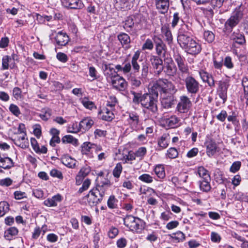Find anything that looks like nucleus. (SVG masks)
<instances>
[{"mask_svg":"<svg viewBox=\"0 0 248 248\" xmlns=\"http://www.w3.org/2000/svg\"><path fill=\"white\" fill-rule=\"evenodd\" d=\"M177 42L180 46L187 53L195 55L202 50L201 45L198 43L187 32L181 29L178 34Z\"/></svg>","mask_w":248,"mask_h":248,"instance_id":"nucleus-1","label":"nucleus"},{"mask_svg":"<svg viewBox=\"0 0 248 248\" xmlns=\"http://www.w3.org/2000/svg\"><path fill=\"white\" fill-rule=\"evenodd\" d=\"M140 54V51L137 50L136 51L134 55L132 56L131 60V67L135 73H139L140 71V68L141 67L140 76V78L142 80L143 82L146 81L147 79V77L149 71V63L147 61L142 62L138 60Z\"/></svg>","mask_w":248,"mask_h":248,"instance_id":"nucleus-2","label":"nucleus"},{"mask_svg":"<svg viewBox=\"0 0 248 248\" xmlns=\"http://www.w3.org/2000/svg\"><path fill=\"white\" fill-rule=\"evenodd\" d=\"M158 96V91H155L154 88H151L149 93H144L142 102V107L151 112L153 114L157 113L158 111L157 106Z\"/></svg>","mask_w":248,"mask_h":248,"instance_id":"nucleus-3","label":"nucleus"},{"mask_svg":"<svg viewBox=\"0 0 248 248\" xmlns=\"http://www.w3.org/2000/svg\"><path fill=\"white\" fill-rule=\"evenodd\" d=\"M152 88H154L155 91L158 90L160 93H164L174 94L177 91L175 86L171 82L164 78H159L157 80Z\"/></svg>","mask_w":248,"mask_h":248,"instance_id":"nucleus-4","label":"nucleus"},{"mask_svg":"<svg viewBox=\"0 0 248 248\" xmlns=\"http://www.w3.org/2000/svg\"><path fill=\"white\" fill-rule=\"evenodd\" d=\"M124 225L131 231L139 232L144 228L143 221L131 215L126 216L124 219Z\"/></svg>","mask_w":248,"mask_h":248,"instance_id":"nucleus-5","label":"nucleus"},{"mask_svg":"<svg viewBox=\"0 0 248 248\" xmlns=\"http://www.w3.org/2000/svg\"><path fill=\"white\" fill-rule=\"evenodd\" d=\"M242 17V11L239 9H236L225 23L224 31L228 32H231L233 28L238 24Z\"/></svg>","mask_w":248,"mask_h":248,"instance_id":"nucleus-6","label":"nucleus"},{"mask_svg":"<svg viewBox=\"0 0 248 248\" xmlns=\"http://www.w3.org/2000/svg\"><path fill=\"white\" fill-rule=\"evenodd\" d=\"M104 195L103 192H100L96 188H93L90 191L84 199L87 200L88 204L90 206L93 207L102 202Z\"/></svg>","mask_w":248,"mask_h":248,"instance_id":"nucleus-7","label":"nucleus"},{"mask_svg":"<svg viewBox=\"0 0 248 248\" xmlns=\"http://www.w3.org/2000/svg\"><path fill=\"white\" fill-rule=\"evenodd\" d=\"M187 92L191 94H196L200 90V85L199 82L193 77L188 76L184 80Z\"/></svg>","mask_w":248,"mask_h":248,"instance_id":"nucleus-8","label":"nucleus"},{"mask_svg":"<svg viewBox=\"0 0 248 248\" xmlns=\"http://www.w3.org/2000/svg\"><path fill=\"white\" fill-rule=\"evenodd\" d=\"M192 102L190 99L186 95L180 97V100L177 105L176 110L181 113H186L191 107Z\"/></svg>","mask_w":248,"mask_h":248,"instance_id":"nucleus-9","label":"nucleus"},{"mask_svg":"<svg viewBox=\"0 0 248 248\" xmlns=\"http://www.w3.org/2000/svg\"><path fill=\"white\" fill-rule=\"evenodd\" d=\"M150 61L154 70V72L156 74L159 75L164 69L162 60L158 56H152Z\"/></svg>","mask_w":248,"mask_h":248,"instance_id":"nucleus-10","label":"nucleus"},{"mask_svg":"<svg viewBox=\"0 0 248 248\" xmlns=\"http://www.w3.org/2000/svg\"><path fill=\"white\" fill-rule=\"evenodd\" d=\"M218 85L217 94L224 103L227 98V90L230 85L229 81L228 80L219 81Z\"/></svg>","mask_w":248,"mask_h":248,"instance_id":"nucleus-11","label":"nucleus"},{"mask_svg":"<svg viewBox=\"0 0 248 248\" xmlns=\"http://www.w3.org/2000/svg\"><path fill=\"white\" fill-rule=\"evenodd\" d=\"M174 60L177 63L179 70L184 74L189 73V68L184 57L179 54H175L174 56Z\"/></svg>","mask_w":248,"mask_h":248,"instance_id":"nucleus-12","label":"nucleus"},{"mask_svg":"<svg viewBox=\"0 0 248 248\" xmlns=\"http://www.w3.org/2000/svg\"><path fill=\"white\" fill-rule=\"evenodd\" d=\"M111 79V84L115 89L123 91L126 88L127 85L126 81L118 75L112 77Z\"/></svg>","mask_w":248,"mask_h":248,"instance_id":"nucleus-13","label":"nucleus"},{"mask_svg":"<svg viewBox=\"0 0 248 248\" xmlns=\"http://www.w3.org/2000/svg\"><path fill=\"white\" fill-rule=\"evenodd\" d=\"M173 94H170V95L164 96L161 99V103L163 108L169 109L174 106L176 101V98Z\"/></svg>","mask_w":248,"mask_h":248,"instance_id":"nucleus-14","label":"nucleus"},{"mask_svg":"<svg viewBox=\"0 0 248 248\" xmlns=\"http://www.w3.org/2000/svg\"><path fill=\"white\" fill-rule=\"evenodd\" d=\"M167 61L164 66V72L168 76H173L176 73L177 68L171 58L167 59Z\"/></svg>","mask_w":248,"mask_h":248,"instance_id":"nucleus-15","label":"nucleus"},{"mask_svg":"<svg viewBox=\"0 0 248 248\" xmlns=\"http://www.w3.org/2000/svg\"><path fill=\"white\" fill-rule=\"evenodd\" d=\"M206 148V152L209 157L214 155L217 151V147L216 142L213 140H209L205 142Z\"/></svg>","mask_w":248,"mask_h":248,"instance_id":"nucleus-16","label":"nucleus"},{"mask_svg":"<svg viewBox=\"0 0 248 248\" xmlns=\"http://www.w3.org/2000/svg\"><path fill=\"white\" fill-rule=\"evenodd\" d=\"M55 41L58 45L60 46H65L69 42V37L65 32L59 31L55 37Z\"/></svg>","mask_w":248,"mask_h":248,"instance_id":"nucleus-17","label":"nucleus"},{"mask_svg":"<svg viewBox=\"0 0 248 248\" xmlns=\"http://www.w3.org/2000/svg\"><path fill=\"white\" fill-rule=\"evenodd\" d=\"M230 39L239 45H244L246 43L244 35L240 33L239 30L233 31L231 34Z\"/></svg>","mask_w":248,"mask_h":248,"instance_id":"nucleus-18","label":"nucleus"},{"mask_svg":"<svg viewBox=\"0 0 248 248\" xmlns=\"http://www.w3.org/2000/svg\"><path fill=\"white\" fill-rule=\"evenodd\" d=\"M161 33L165 40L169 45H170L173 41V37L171 32L168 25H164L162 26Z\"/></svg>","mask_w":248,"mask_h":248,"instance_id":"nucleus-19","label":"nucleus"},{"mask_svg":"<svg viewBox=\"0 0 248 248\" xmlns=\"http://www.w3.org/2000/svg\"><path fill=\"white\" fill-rule=\"evenodd\" d=\"M63 3L64 6L70 9H81L83 4L80 0H63Z\"/></svg>","mask_w":248,"mask_h":248,"instance_id":"nucleus-20","label":"nucleus"},{"mask_svg":"<svg viewBox=\"0 0 248 248\" xmlns=\"http://www.w3.org/2000/svg\"><path fill=\"white\" fill-rule=\"evenodd\" d=\"M111 186L110 182L108 179L104 177L100 178V180L98 182L95 188L99 191L103 192L105 195L107 189Z\"/></svg>","mask_w":248,"mask_h":248,"instance_id":"nucleus-21","label":"nucleus"},{"mask_svg":"<svg viewBox=\"0 0 248 248\" xmlns=\"http://www.w3.org/2000/svg\"><path fill=\"white\" fill-rule=\"evenodd\" d=\"M117 38L124 47L125 49L130 48L131 40L128 34L124 32L121 33L118 35Z\"/></svg>","mask_w":248,"mask_h":248,"instance_id":"nucleus-22","label":"nucleus"},{"mask_svg":"<svg viewBox=\"0 0 248 248\" xmlns=\"http://www.w3.org/2000/svg\"><path fill=\"white\" fill-rule=\"evenodd\" d=\"M94 124L93 121L89 117H86L81 120L79 124L80 130H89Z\"/></svg>","mask_w":248,"mask_h":248,"instance_id":"nucleus-23","label":"nucleus"},{"mask_svg":"<svg viewBox=\"0 0 248 248\" xmlns=\"http://www.w3.org/2000/svg\"><path fill=\"white\" fill-rule=\"evenodd\" d=\"M12 61V58L8 55H5L2 57V69L7 70L10 66L11 69H14L16 67V65L15 62H12L9 65V62Z\"/></svg>","mask_w":248,"mask_h":248,"instance_id":"nucleus-24","label":"nucleus"},{"mask_svg":"<svg viewBox=\"0 0 248 248\" xmlns=\"http://www.w3.org/2000/svg\"><path fill=\"white\" fill-rule=\"evenodd\" d=\"M26 133L21 134V135L18 136L17 139H15V144L21 147L22 148H26L28 146V139H26Z\"/></svg>","mask_w":248,"mask_h":248,"instance_id":"nucleus-25","label":"nucleus"},{"mask_svg":"<svg viewBox=\"0 0 248 248\" xmlns=\"http://www.w3.org/2000/svg\"><path fill=\"white\" fill-rule=\"evenodd\" d=\"M180 119L175 115H172L166 120V124L170 128H175L179 125Z\"/></svg>","mask_w":248,"mask_h":248,"instance_id":"nucleus-26","label":"nucleus"},{"mask_svg":"<svg viewBox=\"0 0 248 248\" xmlns=\"http://www.w3.org/2000/svg\"><path fill=\"white\" fill-rule=\"evenodd\" d=\"M62 163L65 166L70 168L76 166V160L68 155H64L61 158Z\"/></svg>","mask_w":248,"mask_h":248,"instance_id":"nucleus-27","label":"nucleus"},{"mask_svg":"<svg viewBox=\"0 0 248 248\" xmlns=\"http://www.w3.org/2000/svg\"><path fill=\"white\" fill-rule=\"evenodd\" d=\"M155 6L156 9L159 10L161 14H165L167 12L170 6L169 0L155 2Z\"/></svg>","mask_w":248,"mask_h":248,"instance_id":"nucleus-28","label":"nucleus"},{"mask_svg":"<svg viewBox=\"0 0 248 248\" xmlns=\"http://www.w3.org/2000/svg\"><path fill=\"white\" fill-rule=\"evenodd\" d=\"M18 232V230L15 227H10L5 232L4 237L6 239L10 240L13 236L16 235Z\"/></svg>","mask_w":248,"mask_h":248,"instance_id":"nucleus-29","label":"nucleus"},{"mask_svg":"<svg viewBox=\"0 0 248 248\" xmlns=\"http://www.w3.org/2000/svg\"><path fill=\"white\" fill-rule=\"evenodd\" d=\"M99 113L103 114L102 116V119L103 120L110 121L114 118V114L113 112L107 108H105L103 109V110L100 112Z\"/></svg>","mask_w":248,"mask_h":248,"instance_id":"nucleus-30","label":"nucleus"},{"mask_svg":"<svg viewBox=\"0 0 248 248\" xmlns=\"http://www.w3.org/2000/svg\"><path fill=\"white\" fill-rule=\"evenodd\" d=\"M90 169L89 167H84L81 169L76 176L77 181H81L90 172Z\"/></svg>","mask_w":248,"mask_h":248,"instance_id":"nucleus-31","label":"nucleus"},{"mask_svg":"<svg viewBox=\"0 0 248 248\" xmlns=\"http://www.w3.org/2000/svg\"><path fill=\"white\" fill-rule=\"evenodd\" d=\"M129 122L131 125L136 127L140 123L139 115L136 112L129 113Z\"/></svg>","mask_w":248,"mask_h":248,"instance_id":"nucleus-32","label":"nucleus"},{"mask_svg":"<svg viewBox=\"0 0 248 248\" xmlns=\"http://www.w3.org/2000/svg\"><path fill=\"white\" fill-rule=\"evenodd\" d=\"M198 173L202 180L210 181V176L208 171L203 167H200L198 168Z\"/></svg>","mask_w":248,"mask_h":248,"instance_id":"nucleus-33","label":"nucleus"},{"mask_svg":"<svg viewBox=\"0 0 248 248\" xmlns=\"http://www.w3.org/2000/svg\"><path fill=\"white\" fill-rule=\"evenodd\" d=\"M41 113L39 114L40 117L44 121H46L52 114V110L48 108H43L41 110Z\"/></svg>","mask_w":248,"mask_h":248,"instance_id":"nucleus-34","label":"nucleus"},{"mask_svg":"<svg viewBox=\"0 0 248 248\" xmlns=\"http://www.w3.org/2000/svg\"><path fill=\"white\" fill-rule=\"evenodd\" d=\"M131 94L133 95L132 101L134 103L139 104V103L142 105V102L144 96V93L142 94L141 93H136L134 91L131 92Z\"/></svg>","mask_w":248,"mask_h":248,"instance_id":"nucleus-35","label":"nucleus"},{"mask_svg":"<svg viewBox=\"0 0 248 248\" xmlns=\"http://www.w3.org/2000/svg\"><path fill=\"white\" fill-rule=\"evenodd\" d=\"M213 62L215 68L220 69L223 66V58L218 54L215 55Z\"/></svg>","mask_w":248,"mask_h":248,"instance_id":"nucleus-36","label":"nucleus"},{"mask_svg":"<svg viewBox=\"0 0 248 248\" xmlns=\"http://www.w3.org/2000/svg\"><path fill=\"white\" fill-rule=\"evenodd\" d=\"M62 141L63 143H71L74 145H77L78 144V140L70 135L63 137Z\"/></svg>","mask_w":248,"mask_h":248,"instance_id":"nucleus-37","label":"nucleus"},{"mask_svg":"<svg viewBox=\"0 0 248 248\" xmlns=\"http://www.w3.org/2000/svg\"><path fill=\"white\" fill-rule=\"evenodd\" d=\"M154 171L156 176L160 179H163L165 177L164 168L162 165H157L154 169Z\"/></svg>","mask_w":248,"mask_h":248,"instance_id":"nucleus-38","label":"nucleus"},{"mask_svg":"<svg viewBox=\"0 0 248 248\" xmlns=\"http://www.w3.org/2000/svg\"><path fill=\"white\" fill-rule=\"evenodd\" d=\"M9 210V204L5 201L0 202V217L4 216Z\"/></svg>","mask_w":248,"mask_h":248,"instance_id":"nucleus-39","label":"nucleus"},{"mask_svg":"<svg viewBox=\"0 0 248 248\" xmlns=\"http://www.w3.org/2000/svg\"><path fill=\"white\" fill-rule=\"evenodd\" d=\"M118 202V201L115 197L114 195H111L107 201L108 206L110 209L117 208Z\"/></svg>","mask_w":248,"mask_h":248,"instance_id":"nucleus-40","label":"nucleus"},{"mask_svg":"<svg viewBox=\"0 0 248 248\" xmlns=\"http://www.w3.org/2000/svg\"><path fill=\"white\" fill-rule=\"evenodd\" d=\"M210 181H206L205 180H202V181H200V187L201 190L205 192L209 191L211 188Z\"/></svg>","mask_w":248,"mask_h":248,"instance_id":"nucleus-41","label":"nucleus"},{"mask_svg":"<svg viewBox=\"0 0 248 248\" xmlns=\"http://www.w3.org/2000/svg\"><path fill=\"white\" fill-rule=\"evenodd\" d=\"M81 152L83 154L88 155L93 151V143L90 142H84L82 146Z\"/></svg>","mask_w":248,"mask_h":248,"instance_id":"nucleus-42","label":"nucleus"},{"mask_svg":"<svg viewBox=\"0 0 248 248\" xmlns=\"http://www.w3.org/2000/svg\"><path fill=\"white\" fill-rule=\"evenodd\" d=\"M168 137V136L167 135L164 134L162 135L159 139H158V145L159 147L162 149H165L168 146L169 143L167 140Z\"/></svg>","mask_w":248,"mask_h":248,"instance_id":"nucleus-43","label":"nucleus"},{"mask_svg":"<svg viewBox=\"0 0 248 248\" xmlns=\"http://www.w3.org/2000/svg\"><path fill=\"white\" fill-rule=\"evenodd\" d=\"M134 25V22L133 18L131 17H128L125 20L123 27L127 31H129L132 30Z\"/></svg>","mask_w":248,"mask_h":248,"instance_id":"nucleus-44","label":"nucleus"},{"mask_svg":"<svg viewBox=\"0 0 248 248\" xmlns=\"http://www.w3.org/2000/svg\"><path fill=\"white\" fill-rule=\"evenodd\" d=\"M242 86L244 91V97L247 99L246 103L248 105V78H244L242 79Z\"/></svg>","mask_w":248,"mask_h":248,"instance_id":"nucleus-45","label":"nucleus"},{"mask_svg":"<svg viewBox=\"0 0 248 248\" xmlns=\"http://www.w3.org/2000/svg\"><path fill=\"white\" fill-rule=\"evenodd\" d=\"M170 236L172 239L176 240L177 242H179L180 241H183L185 239L184 233L180 231L173 233L170 235Z\"/></svg>","mask_w":248,"mask_h":248,"instance_id":"nucleus-46","label":"nucleus"},{"mask_svg":"<svg viewBox=\"0 0 248 248\" xmlns=\"http://www.w3.org/2000/svg\"><path fill=\"white\" fill-rule=\"evenodd\" d=\"M167 155L169 158L173 159L178 156V152L176 148L171 147L167 151Z\"/></svg>","mask_w":248,"mask_h":248,"instance_id":"nucleus-47","label":"nucleus"},{"mask_svg":"<svg viewBox=\"0 0 248 248\" xmlns=\"http://www.w3.org/2000/svg\"><path fill=\"white\" fill-rule=\"evenodd\" d=\"M156 54L158 56L164 55L166 52V46L165 44L155 46Z\"/></svg>","mask_w":248,"mask_h":248,"instance_id":"nucleus-48","label":"nucleus"},{"mask_svg":"<svg viewBox=\"0 0 248 248\" xmlns=\"http://www.w3.org/2000/svg\"><path fill=\"white\" fill-rule=\"evenodd\" d=\"M139 179L146 183H151L153 181V177L147 173H144L140 176Z\"/></svg>","mask_w":248,"mask_h":248,"instance_id":"nucleus-49","label":"nucleus"},{"mask_svg":"<svg viewBox=\"0 0 248 248\" xmlns=\"http://www.w3.org/2000/svg\"><path fill=\"white\" fill-rule=\"evenodd\" d=\"M203 36L206 41L209 43H212L215 39V35L211 31H205Z\"/></svg>","mask_w":248,"mask_h":248,"instance_id":"nucleus-50","label":"nucleus"},{"mask_svg":"<svg viewBox=\"0 0 248 248\" xmlns=\"http://www.w3.org/2000/svg\"><path fill=\"white\" fill-rule=\"evenodd\" d=\"M122 166L120 163L116 164L115 168L113 170V174L116 178H119L122 171Z\"/></svg>","mask_w":248,"mask_h":248,"instance_id":"nucleus-51","label":"nucleus"},{"mask_svg":"<svg viewBox=\"0 0 248 248\" xmlns=\"http://www.w3.org/2000/svg\"><path fill=\"white\" fill-rule=\"evenodd\" d=\"M9 110L12 113L16 116H18L21 114L18 107L13 104L10 105Z\"/></svg>","mask_w":248,"mask_h":248,"instance_id":"nucleus-52","label":"nucleus"},{"mask_svg":"<svg viewBox=\"0 0 248 248\" xmlns=\"http://www.w3.org/2000/svg\"><path fill=\"white\" fill-rule=\"evenodd\" d=\"M227 119L228 121L232 122V124L235 126V129L236 130L237 128L240 125L239 122L237 119L236 116L233 115H229L227 117Z\"/></svg>","mask_w":248,"mask_h":248,"instance_id":"nucleus-53","label":"nucleus"},{"mask_svg":"<svg viewBox=\"0 0 248 248\" xmlns=\"http://www.w3.org/2000/svg\"><path fill=\"white\" fill-rule=\"evenodd\" d=\"M118 229L115 227H112L109 230L108 234L110 238L112 239L115 238L118 235Z\"/></svg>","mask_w":248,"mask_h":248,"instance_id":"nucleus-54","label":"nucleus"},{"mask_svg":"<svg viewBox=\"0 0 248 248\" xmlns=\"http://www.w3.org/2000/svg\"><path fill=\"white\" fill-rule=\"evenodd\" d=\"M128 80L130 82L131 85L132 86H135V87H138L141 85V80H142L140 78H137L135 77H131L128 78Z\"/></svg>","mask_w":248,"mask_h":248,"instance_id":"nucleus-55","label":"nucleus"},{"mask_svg":"<svg viewBox=\"0 0 248 248\" xmlns=\"http://www.w3.org/2000/svg\"><path fill=\"white\" fill-rule=\"evenodd\" d=\"M235 199L238 201L248 202V196L242 192H238L235 195Z\"/></svg>","mask_w":248,"mask_h":248,"instance_id":"nucleus-56","label":"nucleus"},{"mask_svg":"<svg viewBox=\"0 0 248 248\" xmlns=\"http://www.w3.org/2000/svg\"><path fill=\"white\" fill-rule=\"evenodd\" d=\"M154 47L153 43L151 39H147L142 46V50H152Z\"/></svg>","mask_w":248,"mask_h":248,"instance_id":"nucleus-57","label":"nucleus"},{"mask_svg":"<svg viewBox=\"0 0 248 248\" xmlns=\"http://www.w3.org/2000/svg\"><path fill=\"white\" fill-rule=\"evenodd\" d=\"M225 0H211L210 1L211 5L214 8H220Z\"/></svg>","mask_w":248,"mask_h":248,"instance_id":"nucleus-58","label":"nucleus"},{"mask_svg":"<svg viewBox=\"0 0 248 248\" xmlns=\"http://www.w3.org/2000/svg\"><path fill=\"white\" fill-rule=\"evenodd\" d=\"M22 91L18 87H15L13 90V95L15 99L18 100L21 98Z\"/></svg>","mask_w":248,"mask_h":248,"instance_id":"nucleus-59","label":"nucleus"},{"mask_svg":"<svg viewBox=\"0 0 248 248\" xmlns=\"http://www.w3.org/2000/svg\"><path fill=\"white\" fill-rule=\"evenodd\" d=\"M147 150L144 147L139 148L138 150L135 153V154L137 157H143L146 154Z\"/></svg>","mask_w":248,"mask_h":248,"instance_id":"nucleus-60","label":"nucleus"},{"mask_svg":"<svg viewBox=\"0 0 248 248\" xmlns=\"http://www.w3.org/2000/svg\"><path fill=\"white\" fill-rule=\"evenodd\" d=\"M13 180L10 178L0 180V185L3 186H8L12 185Z\"/></svg>","mask_w":248,"mask_h":248,"instance_id":"nucleus-61","label":"nucleus"},{"mask_svg":"<svg viewBox=\"0 0 248 248\" xmlns=\"http://www.w3.org/2000/svg\"><path fill=\"white\" fill-rule=\"evenodd\" d=\"M117 103V99L114 96H110L107 102V106L110 107H114Z\"/></svg>","mask_w":248,"mask_h":248,"instance_id":"nucleus-62","label":"nucleus"},{"mask_svg":"<svg viewBox=\"0 0 248 248\" xmlns=\"http://www.w3.org/2000/svg\"><path fill=\"white\" fill-rule=\"evenodd\" d=\"M241 167V162L239 161H236L233 163L230 168V171L232 172H235L238 171Z\"/></svg>","mask_w":248,"mask_h":248,"instance_id":"nucleus-63","label":"nucleus"},{"mask_svg":"<svg viewBox=\"0 0 248 248\" xmlns=\"http://www.w3.org/2000/svg\"><path fill=\"white\" fill-rule=\"evenodd\" d=\"M188 178V175L186 173H184L179 175V182L180 185H184L187 182V179Z\"/></svg>","mask_w":248,"mask_h":248,"instance_id":"nucleus-64","label":"nucleus"}]
</instances>
